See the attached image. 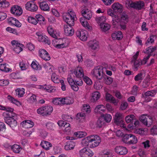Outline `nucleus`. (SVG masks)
<instances>
[{
  "mask_svg": "<svg viewBox=\"0 0 157 157\" xmlns=\"http://www.w3.org/2000/svg\"><path fill=\"white\" fill-rule=\"evenodd\" d=\"M100 136L95 135H90L83 139L81 143L83 146L94 148L98 146L101 142Z\"/></svg>",
  "mask_w": 157,
  "mask_h": 157,
  "instance_id": "1",
  "label": "nucleus"
},
{
  "mask_svg": "<svg viewBox=\"0 0 157 157\" xmlns=\"http://www.w3.org/2000/svg\"><path fill=\"white\" fill-rule=\"evenodd\" d=\"M63 19L68 25H74V21L76 20L75 13L71 10H69L68 13L63 15Z\"/></svg>",
  "mask_w": 157,
  "mask_h": 157,
  "instance_id": "2",
  "label": "nucleus"
},
{
  "mask_svg": "<svg viewBox=\"0 0 157 157\" xmlns=\"http://www.w3.org/2000/svg\"><path fill=\"white\" fill-rule=\"evenodd\" d=\"M91 73L93 77L97 79H102L104 75L102 67L99 66L96 67L92 70Z\"/></svg>",
  "mask_w": 157,
  "mask_h": 157,
  "instance_id": "3",
  "label": "nucleus"
},
{
  "mask_svg": "<svg viewBox=\"0 0 157 157\" xmlns=\"http://www.w3.org/2000/svg\"><path fill=\"white\" fill-rule=\"evenodd\" d=\"M122 140L124 143L128 144H136L138 141L137 137L131 134H125L123 136Z\"/></svg>",
  "mask_w": 157,
  "mask_h": 157,
  "instance_id": "4",
  "label": "nucleus"
},
{
  "mask_svg": "<svg viewBox=\"0 0 157 157\" xmlns=\"http://www.w3.org/2000/svg\"><path fill=\"white\" fill-rule=\"evenodd\" d=\"M53 110V108L50 105L41 107L37 110V113L42 116H47L51 114Z\"/></svg>",
  "mask_w": 157,
  "mask_h": 157,
  "instance_id": "5",
  "label": "nucleus"
},
{
  "mask_svg": "<svg viewBox=\"0 0 157 157\" xmlns=\"http://www.w3.org/2000/svg\"><path fill=\"white\" fill-rule=\"evenodd\" d=\"M150 57V55H147V56H145L143 60L139 59L137 60L131 62L133 63V67L134 71H137L138 70L139 68L140 67L141 65L145 64L147 62V60Z\"/></svg>",
  "mask_w": 157,
  "mask_h": 157,
  "instance_id": "6",
  "label": "nucleus"
},
{
  "mask_svg": "<svg viewBox=\"0 0 157 157\" xmlns=\"http://www.w3.org/2000/svg\"><path fill=\"white\" fill-rule=\"evenodd\" d=\"M140 120L143 124L148 127L150 126L153 123H155V121L153 120L151 116L144 115L140 117Z\"/></svg>",
  "mask_w": 157,
  "mask_h": 157,
  "instance_id": "7",
  "label": "nucleus"
},
{
  "mask_svg": "<svg viewBox=\"0 0 157 157\" xmlns=\"http://www.w3.org/2000/svg\"><path fill=\"white\" fill-rule=\"evenodd\" d=\"M79 153L81 157H92L94 154L91 150L86 147H84L80 150Z\"/></svg>",
  "mask_w": 157,
  "mask_h": 157,
  "instance_id": "8",
  "label": "nucleus"
},
{
  "mask_svg": "<svg viewBox=\"0 0 157 157\" xmlns=\"http://www.w3.org/2000/svg\"><path fill=\"white\" fill-rule=\"evenodd\" d=\"M129 6L132 8L137 10H140L144 6V3L143 1H137L136 2H129Z\"/></svg>",
  "mask_w": 157,
  "mask_h": 157,
  "instance_id": "9",
  "label": "nucleus"
},
{
  "mask_svg": "<svg viewBox=\"0 0 157 157\" xmlns=\"http://www.w3.org/2000/svg\"><path fill=\"white\" fill-rule=\"evenodd\" d=\"M25 8L26 10L34 12L36 11L38 7L34 2L29 1L25 4Z\"/></svg>",
  "mask_w": 157,
  "mask_h": 157,
  "instance_id": "10",
  "label": "nucleus"
},
{
  "mask_svg": "<svg viewBox=\"0 0 157 157\" xmlns=\"http://www.w3.org/2000/svg\"><path fill=\"white\" fill-rule=\"evenodd\" d=\"M10 12L14 15L19 16L22 14V10L20 6L17 5H14L11 7Z\"/></svg>",
  "mask_w": 157,
  "mask_h": 157,
  "instance_id": "11",
  "label": "nucleus"
},
{
  "mask_svg": "<svg viewBox=\"0 0 157 157\" xmlns=\"http://www.w3.org/2000/svg\"><path fill=\"white\" fill-rule=\"evenodd\" d=\"M4 119L5 122L12 128H14L17 125V122L16 121L11 117H5Z\"/></svg>",
  "mask_w": 157,
  "mask_h": 157,
  "instance_id": "12",
  "label": "nucleus"
},
{
  "mask_svg": "<svg viewBox=\"0 0 157 157\" xmlns=\"http://www.w3.org/2000/svg\"><path fill=\"white\" fill-rule=\"evenodd\" d=\"M76 35L78 37L82 40L86 41L87 39V32L85 30H79L76 32Z\"/></svg>",
  "mask_w": 157,
  "mask_h": 157,
  "instance_id": "13",
  "label": "nucleus"
},
{
  "mask_svg": "<svg viewBox=\"0 0 157 157\" xmlns=\"http://www.w3.org/2000/svg\"><path fill=\"white\" fill-rule=\"evenodd\" d=\"M114 151L117 154L121 155H126L128 152V150L125 147L122 146H116Z\"/></svg>",
  "mask_w": 157,
  "mask_h": 157,
  "instance_id": "14",
  "label": "nucleus"
},
{
  "mask_svg": "<svg viewBox=\"0 0 157 157\" xmlns=\"http://www.w3.org/2000/svg\"><path fill=\"white\" fill-rule=\"evenodd\" d=\"M38 52L39 56L43 59L48 61L50 59L49 54L45 49H40L39 50Z\"/></svg>",
  "mask_w": 157,
  "mask_h": 157,
  "instance_id": "15",
  "label": "nucleus"
},
{
  "mask_svg": "<svg viewBox=\"0 0 157 157\" xmlns=\"http://www.w3.org/2000/svg\"><path fill=\"white\" fill-rule=\"evenodd\" d=\"M123 117L121 113L118 112L116 113L114 117V123L117 125L122 123L123 122Z\"/></svg>",
  "mask_w": 157,
  "mask_h": 157,
  "instance_id": "16",
  "label": "nucleus"
},
{
  "mask_svg": "<svg viewBox=\"0 0 157 157\" xmlns=\"http://www.w3.org/2000/svg\"><path fill=\"white\" fill-rule=\"evenodd\" d=\"M73 25H64V32L67 36H72L74 33V30L72 26Z\"/></svg>",
  "mask_w": 157,
  "mask_h": 157,
  "instance_id": "17",
  "label": "nucleus"
},
{
  "mask_svg": "<svg viewBox=\"0 0 157 157\" xmlns=\"http://www.w3.org/2000/svg\"><path fill=\"white\" fill-rule=\"evenodd\" d=\"M84 18L87 20H90L92 17V12L87 8L82 10L81 12Z\"/></svg>",
  "mask_w": 157,
  "mask_h": 157,
  "instance_id": "18",
  "label": "nucleus"
},
{
  "mask_svg": "<svg viewBox=\"0 0 157 157\" xmlns=\"http://www.w3.org/2000/svg\"><path fill=\"white\" fill-rule=\"evenodd\" d=\"M74 73L77 78H81L84 76V74L82 68L78 67L74 71Z\"/></svg>",
  "mask_w": 157,
  "mask_h": 157,
  "instance_id": "19",
  "label": "nucleus"
},
{
  "mask_svg": "<svg viewBox=\"0 0 157 157\" xmlns=\"http://www.w3.org/2000/svg\"><path fill=\"white\" fill-rule=\"evenodd\" d=\"M112 8L115 12L121 13L123 11V6L118 2L114 3Z\"/></svg>",
  "mask_w": 157,
  "mask_h": 157,
  "instance_id": "20",
  "label": "nucleus"
},
{
  "mask_svg": "<svg viewBox=\"0 0 157 157\" xmlns=\"http://www.w3.org/2000/svg\"><path fill=\"white\" fill-rule=\"evenodd\" d=\"M88 45L90 48L94 50H97L99 48V43L96 40L90 41Z\"/></svg>",
  "mask_w": 157,
  "mask_h": 157,
  "instance_id": "21",
  "label": "nucleus"
},
{
  "mask_svg": "<svg viewBox=\"0 0 157 157\" xmlns=\"http://www.w3.org/2000/svg\"><path fill=\"white\" fill-rule=\"evenodd\" d=\"M111 37L113 40H120L122 39L123 36L122 32L120 31H118L112 33Z\"/></svg>",
  "mask_w": 157,
  "mask_h": 157,
  "instance_id": "22",
  "label": "nucleus"
},
{
  "mask_svg": "<svg viewBox=\"0 0 157 157\" xmlns=\"http://www.w3.org/2000/svg\"><path fill=\"white\" fill-rule=\"evenodd\" d=\"M38 4L40 9L44 11H48L49 9V6L47 2L45 1L39 2Z\"/></svg>",
  "mask_w": 157,
  "mask_h": 157,
  "instance_id": "23",
  "label": "nucleus"
},
{
  "mask_svg": "<svg viewBox=\"0 0 157 157\" xmlns=\"http://www.w3.org/2000/svg\"><path fill=\"white\" fill-rule=\"evenodd\" d=\"M47 31L48 33L52 37L57 39L58 34L56 31L54 30L51 26H49L47 28Z\"/></svg>",
  "mask_w": 157,
  "mask_h": 157,
  "instance_id": "24",
  "label": "nucleus"
},
{
  "mask_svg": "<svg viewBox=\"0 0 157 157\" xmlns=\"http://www.w3.org/2000/svg\"><path fill=\"white\" fill-rule=\"evenodd\" d=\"M21 124L27 128H32L34 125V124L33 121L28 120L23 121L21 123Z\"/></svg>",
  "mask_w": 157,
  "mask_h": 157,
  "instance_id": "25",
  "label": "nucleus"
},
{
  "mask_svg": "<svg viewBox=\"0 0 157 157\" xmlns=\"http://www.w3.org/2000/svg\"><path fill=\"white\" fill-rule=\"evenodd\" d=\"M8 21L9 23L17 27H20L21 26V24L18 20L13 17L10 18L8 20Z\"/></svg>",
  "mask_w": 157,
  "mask_h": 157,
  "instance_id": "26",
  "label": "nucleus"
},
{
  "mask_svg": "<svg viewBox=\"0 0 157 157\" xmlns=\"http://www.w3.org/2000/svg\"><path fill=\"white\" fill-rule=\"evenodd\" d=\"M100 97V94L98 91L94 92L92 94L90 101L91 102H94L96 101Z\"/></svg>",
  "mask_w": 157,
  "mask_h": 157,
  "instance_id": "27",
  "label": "nucleus"
},
{
  "mask_svg": "<svg viewBox=\"0 0 157 157\" xmlns=\"http://www.w3.org/2000/svg\"><path fill=\"white\" fill-rule=\"evenodd\" d=\"M36 18L37 21L40 25H44L45 24L46 21L45 18L41 15L39 14L36 16Z\"/></svg>",
  "mask_w": 157,
  "mask_h": 157,
  "instance_id": "28",
  "label": "nucleus"
},
{
  "mask_svg": "<svg viewBox=\"0 0 157 157\" xmlns=\"http://www.w3.org/2000/svg\"><path fill=\"white\" fill-rule=\"evenodd\" d=\"M42 147L46 150H49L50 147L52 146V144L48 142L43 140L40 144Z\"/></svg>",
  "mask_w": 157,
  "mask_h": 157,
  "instance_id": "29",
  "label": "nucleus"
},
{
  "mask_svg": "<svg viewBox=\"0 0 157 157\" xmlns=\"http://www.w3.org/2000/svg\"><path fill=\"white\" fill-rule=\"evenodd\" d=\"M62 104L70 105L74 102V100L70 97H66L62 98Z\"/></svg>",
  "mask_w": 157,
  "mask_h": 157,
  "instance_id": "30",
  "label": "nucleus"
},
{
  "mask_svg": "<svg viewBox=\"0 0 157 157\" xmlns=\"http://www.w3.org/2000/svg\"><path fill=\"white\" fill-rule=\"evenodd\" d=\"M75 145V143L73 141H68L67 143V144L64 147V148L66 150H69L73 149Z\"/></svg>",
  "mask_w": 157,
  "mask_h": 157,
  "instance_id": "31",
  "label": "nucleus"
},
{
  "mask_svg": "<svg viewBox=\"0 0 157 157\" xmlns=\"http://www.w3.org/2000/svg\"><path fill=\"white\" fill-rule=\"evenodd\" d=\"M25 90L23 88H18L15 90L16 95L19 98L23 97L25 93Z\"/></svg>",
  "mask_w": 157,
  "mask_h": 157,
  "instance_id": "32",
  "label": "nucleus"
},
{
  "mask_svg": "<svg viewBox=\"0 0 157 157\" xmlns=\"http://www.w3.org/2000/svg\"><path fill=\"white\" fill-rule=\"evenodd\" d=\"M112 21V24L115 26L119 24L121 22L120 17L117 15H115L113 17Z\"/></svg>",
  "mask_w": 157,
  "mask_h": 157,
  "instance_id": "33",
  "label": "nucleus"
},
{
  "mask_svg": "<svg viewBox=\"0 0 157 157\" xmlns=\"http://www.w3.org/2000/svg\"><path fill=\"white\" fill-rule=\"evenodd\" d=\"M101 30L103 32H105L109 30L110 28V25L106 23H103L100 25Z\"/></svg>",
  "mask_w": 157,
  "mask_h": 157,
  "instance_id": "34",
  "label": "nucleus"
},
{
  "mask_svg": "<svg viewBox=\"0 0 157 157\" xmlns=\"http://www.w3.org/2000/svg\"><path fill=\"white\" fill-rule=\"evenodd\" d=\"M135 116L133 114H130L125 117V121L128 123H132L133 121L135 120Z\"/></svg>",
  "mask_w": 157,
  "mask_h": 157,
  "instance_id": "35",
  "label": "nucleus"
},
{
  "mask_svg": "<svg viewBox=\"0 0 157 157\" xmlns=\"http://www.w3.org/2000/svg\"><path fill=\"white\" fill-rule=\"evenodd\" d=\"M11 149L15 153H18L22 150V148L19 145L14 144L11 147Z\"/></svg>",
  "mask_w": 157,
  "mask_h": 157,
  "instance_id": "36",
  "label": "nucleus"
},
{
  "mask_svg": "<svg viewBox=\"0 0 157 157\" xmlns=\"http://www.w3.org/2000/svg\"><path fill=\"white\" fill-rule=\"evenodd\" d=\"M156 48L157 47L156 46H155L154 47L150 46L147 48L146 52H144V53L148 54V55H150V56L151 55V54L155 51Z\"/></svg>",
  "mask_w": 157,
  "mask_h": 157,
  "instance_id": "37",
  "label": "nucleus"
},
{
  "mask_svg": "<svg viewBox=\"0 0 157 157\" xmlns=\"http://www.w3.org/2000/svg\"><path fill=\"white\" fill-rule=\"evenodd\" d=\"M135 132L141 135H144L147 134V132L146 129L142 128L137 129L136 130Z\"/></svg>",
  "mask_w": 157,
  "mask_h": 157,
  "instance_id": "38",
  "label": "nucleus"
},
{
  "mask_svg": "<svg viewBox=\"0 0 157 157\" xmlns=\"http://www.w3.org/2000/svg\"><path fill=\"white\" fill-rule=\"evenodd\" d=\"M24 45L22 44H19L18 45L14 47V51L17 53H19L21 52L22 51Z\"/></svg>",
  "mask_w": 157,
  "mask_h": 157,
  "instance_id": "39",
  "label": "nucleus"
},
{
  "mask_svg": "<svg viewBox=\"0 0 157 157\" xmlns=\"http://www.w3.org/2000/svg\"><path fill=\"white\" fill-rule=\"evenodd\" d=\"M51 79L52 81L54 83H58L61 81L59 78L58 76L55 74L53 73L51 76Z\"/></svg>",
  "mask_w": 157,
  "mask_h": 157,
  "instance_id": "40",
  "label": "nucleus"
},
{
  "mask_svg": "<svg viewBox=\"0 0 157 157\" xmlns=\"http://www.w3.org/2000/svg\"><path fill=\"white\" fill-rule=\"evenodd\" d=\"M87 133L84 132H79L74 133V135L77 137L81 138L86 136Z\"/></svg>",
  "mask_w": 157,
  "mask_h": 157,
  "instance_id": "41",
  "label": "nucleus"
},
{
  "mask_svg": "<svg viewBox=\"0 0 157 157\" xmlns=\"http://www.w3.org/2000/svg\"><path fill=\"white\" fill-rule=\"evenodd\" d=\"M37 62L33 61L31 64V66L33 68L36 70H40L41 68V66Z\"/></svg>",
  "mask_w": 157,
  "mask_h": 157,
  "instance_id": "42",
  "label": "nucleus"
},
{
  "mask_svg": "<svg viewBox=\"0 0 157 157\" xmlns=\"http://www.w3.org/2000/svg\"><path fill=\"white\" fill-rule=\"evenodd\" d=\"M106 20V17L105 16L99 17L96 18L97 22L98 23H100V25L104 23V22H105Z\"/></svg>",
  "mask_w": 157,
  "mask_h": 157,
  "instance_id": "43",
  "label": "nucleus"
},
{
  "mask_svg": "<svg viewBox=\"0 0 157 157\" xmlns=\"http://www.w3.org/2000/svg\"><path fill=\"white\" fill-rule=\"evenodd\" d=\"M46 91L49 92H53L55 91L56 89L55 87L52 86L50 85H47L44 88Z\"/></svg>",
  "mask_w": 157,
  "mask_h": 157,
  "instance_id": "44",
  "label": "nucleus"
},
{
  "mask_svg": "<svg viewBox=\"0 0 157 157\" xmlns=\"http://www.w3.org/2000/svg\"><path fill=\"white\" fill-rule=\"evenodd\" d=\"M101 116L104 118V120L106 122H109L111 121L112 116L110 114H105L101 115Z\"/></svg>",
  "mask_w": 157,
  "mask_h": 157,
  "instance_id": "45",
  "label": "nucleus"
},
{
  "mask_svg": "<svg viewBox=\"0 0 157 157\" xmlns=\"http://www.w3.org/2000/svg\"><path fill=\"white\" fill-rule=\"evenodd\" d=\"M62 98H56L54 99L52 102L56 105H62Z\"/></svg>",
  "mask_w": 157,
  "mask_h": 157,
  "instance_id": "46",
  "label": "nucleus"
},
{
  "mask_svg": "<svg viewBox=\"0 0 157 157\" xmlns=\"http://www.w3.org/2000/svg\"><path fill=\"white\" fill-rule=\"evenodd\" d=\"M7 98L11 102L15 104L16 105H18L20 104V102L18 101L10 95L8 96Z\"/></svg>",
  "mask_w": 157,
  "mask_h": 157,
  "instance_id": "47",
  "label": "nucleus"
},
{
  "mask_svg": "<svg viewBox=\"0 0 157 157\" xmlns=\"http://www.w3.org/2000/svg\"><path fill=\"white\" fill-rule=\"evenodd\" d=\"M156 36L155 35H152L148 39L146 43V45L148 46V43H150L151 44L153 43L154 42V38H156Z\"/></svg>",
  "mask_w": 157,
  "mask_h": 157,
  "instance_id": "48",
  "label": "nucleus"
},
{
  "mask_svg": "<svg viewBox=\"0 0 157 157\" xmlns=\"http://www.w3.org/2000/svg\"><path fill=\"white\" fill-rule=\"evenodd\" d=\"M105 97L107 101H111L113 102H114L116 101L114 98L109 93H106Z\"/></svg>",
  "mask_w": 157,
  "mask_h": 157,
  "instance_id": "49",
  "label": "nucleus"
},
{
  "mask_svg": "<svg viewBox=\"0 0 157 157\" xmlns=\"http://www.w3.org/2000/svg\"><path fill=\"white\" fill-rule=\"evenodd\" d=\"M156 94V91L153 90L151 91H147L145 93V96L153 97Z\"/></svg>",
  "mask_w": 157,
  "mask_h": 157,
  "instance_id": "50",
  "label": "nucleus"
},
{
  "mask_svg": "<svg viewBox=\"0 0 157 157\" xmlns=\"http://www.w3.org/2000/svg\"><path fill=\"white\" fill-rule=\"evenodd\" d=\"M57 39H55L54 40L52 41V44L54 45V46H55L56 48H63L64 47V44H56L55 43V41L56 42H58V40H57Z\"/></svg>",
  "mask_w": 157,
  "mask_h": 157,
  "instance_id": "51",
  "label": "nucleus"
},
{
  "mask_svg": "<svg viewBox=\"0 0 157 157\" xmlns=\"http://www.w3.org/2000/svg\"><path fill=\"white\" fill-rule=\"evenodd\" d=\"M70 128L71 127L70 124L68 123H67L66 121L63 128V130L65 132H69L70 130Z\"/></svg>",
  "mask_w": 157,
  "mask_h": 157,
  "instance_id": "52",
  "label": "nucleus"
},
{
  "mask_svg": "<svg viewBox=\"0 0 157 157\" xmlns=\"http://www.w3.org/2000/svg\"><path fill=\"white\" fill-rule=\"evenodd\" d=\"M28 21L29 23L34 25H36L37 23L36 19L32 17H28Z\"/></svg>",
  "mask_w": 157,
  "mask_h": 157,
  "instance_id": "53",
  "label": "nucleus"
},
{
  "mask_svg": "<svg viewBox=\"0 0 157 157\" xmlns=\"http://www.w3.org/2000/svg\"><path fill=\"white\" fill-rule=\"evenodd\" d=\"M10 5V3L6 0L2 1L0 2V7L6 8L8 7Z\"/></svg>",
  "mask_w": 157,
  "mask_h": 157,
  "instance_id": "54",
  "label": "nucleus"
},
{
  "mask_svg": "<svg viewBox=\"0 0 157 157\" xmlns=\"http://www.w3.org/2000/svg\"><path fill=\"white\" fill-rule=\"evenodd\" d=\"M0 109L6 110L11 113L13 112V108L9 107H6L2 105H0Z\"/></svg>",
  "mask_w": 157,
  "mask_h": 157,
  "instance_id": "55",
  "label": "nucleus"
},
{
  "mask_svg": "<svg viewBox=\"0 0 157 157\" xmlns=\"http://www.w3.org/2000/svg\"><path fill=\"white\" fill-rule=\"evenodd\" d=\"M90 107L88 104H86L83 105L82 110L84 111L89 113L90 112Z\"/></svg>",
  "mask_w": 157,
  "mask_h": 157,
  "instance_id": "56",
  "label": "nucleus"
},
{
  "mask_svg": "<svg viewBox=\"0 0 157 157\" xmlns=\"http://www.w3.org/2000/svg\"><path fill=\"white\" fill-rule=\"evenodd\" d=\"M85 116V114L83 113H78L77 114L76 118L77 120H81L84 119Z\"/></svg>",
  "mask_w": 157,
  "mask_h": 157,
  "instance_id": "57",
  "label": "nucleus"
},
{
  "mask_svg": "<svg viewBox=\"0 0 157 157\" xmlns=\"http://www.w3.org/2000/svg\"><path fill=\"white\" fill-rule=\"evenodd\" d=\"M138 90V87L136 86H134L132 88L131 91V93L132 94L136 95Z\"/></svg>",
  "mask_w": 157,
  "mask_h": 157,
  "instance_id": "58",
  "label": "nucleus"
},
{
  "mask_svg": "<svg viewBox=\"0 0 157 157\" xmlns=\"http://www.w3.org/2000/svg\"><path fill=\"white\" fill-rule=\"evenodd\" d=\"M143 74L142 73H139L136 75L134 78V80L136 81H141L143 79Z\"/></svg>",
  "mask_w": 157,
  "mask_h": 157,
  "instance_id": "59",
  "label": "nucleus"
},
{
  "mask_svg": "<svg viewBox=\"0 0 157 157\" xmlns=\"http://www.w3.org/2000/svg\"><path fill=\"white\" fill-rule=\"evenodd\" d=\"M121 21L122 22V20L124 21V23L126 24L128 21V17L127 15L123 13L122 14L121 18Z\"/></svg>",
  "mask_w": 157,
  "mask_h": 157,
  "instance_id": "60",
  "label": "nucleus"
},
{
  "mask_svg": "<svg viewBox=\"0 0 157 157\" xmlns=\"http://www.w3.org/2000/svg\"><path fill=\"white\" fill-rule=\"evenodd\" d=\"M84 81L88 85H90L92 84V82L88 77L85 76L83 78Z\"/></svg>",
  "mask_w": 157,
  "mask_h": 157,
  "instance_id": "61",
  "label": "nucleus"
},
{
  "mask_svg": "<svg viewBox=\"0 0 157 157\" xmlns=\"http://www.w3.org/2000/svg\"><path fill=\"white\" fill-rule=\"evenodd\" d=\"M9 81L7 80H0V86H4L8 85Z\"/></svg>",
  "mask_w": 157,
  "mask_h": 157,
  "instance_id": "62",
  "label": "nucleus"
},
{
  "mask_svg": "<svg viewBox=\"0 0 157 157\" xmlns=\"http://www.w3.org/2000/svg\"><path fill=\"white\" fill-rule=\"evenodd\" d=\"M36 96L34 94H33L29 99V101L31 103L36 102Z\"/></svg>",
  "mask_w": 157,
  "mask_h": 157,
  "instance_id": "63",
  "label": "nucleus"
},
{
  "mask_svg": "<svg viewBox=\"0 0 157 157\" xmlns=\"http://www.w3.org/2000/svg\"><path fill=\"white\" fill-rule=\"evenodd\" d=\"M113 81V78L109 77H108L105 79V83L107 85H110L111 84Z\"/></svg>",
  "mask_w": 157,
  "mask_h": 157,
  "instance_id": "64",
  "label": "nucleus"
}]
</instances>
